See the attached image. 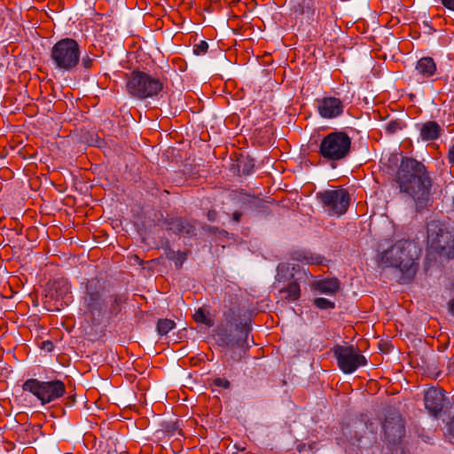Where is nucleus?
<instances>
[{"instance_id": "nucleus-1", "label": "nucleus", "mask_w": 454, "mask_h": 454, "mask_svg": "<svg viewBox=\"0 0 454 454\" xmlns=\"http://www.w3.org/2000/svg\"><path fill=\"white\" fill-rule=\"evenodd\" d=\"M401 192L409 194L418 211L424 209L431 198L432 180L423 163L410 157L402 159L396 174Z\"/></svg>"}, {"instance_id": "nucleus-2", "label": "nucleus", "mask_w": 454, "mask_h": 454, "mask_svg": "<svg viewBox=\"0 0 454 454\" xmlns=\"http://www.w3.org/2000/svg\"><path fill=\"white\" fill-rule=\"evenodd\" d=\"M419 254V249L416 243L402 239L387 249L381 251V262L391 267L398 269L404 282L410 281L417 272L415 261Z\"/></svg>"}, {"instance_id": "nucleus-3", "label": "nucleus", "mask_w": 454, "mask_h": 454, "mask_svg": "<svg viewBox=\"0 0 454 454\" xmlns=\"http://www.w3.org/2000/svg\"><path fill=\"white\" fill-rule=\"evenodd\" d=\"M427 256L439 262L454 258V235L439 221L427 223Z\"/></svg>"}, {"instance_id": "nucleus-4", "label": "nucleus", "mask_w": 454, "mask_h": 454, "mask_svg": "<svg viewBox=\"0 0 454 454\" xmlns=\"http://www.w3.org/2000/svg\"><path fill=\"white\" fill-rule=\"evenodd\" d=\"M82 297V309L87 320L98 324L107 311V290L105 282L98 278L90 279Z\"/></svg>"}, {"instance_id": "nucleus-5", "label": "nucleus", "mask_w": 454, "mask_h": 454, "mask_svg": "<svg viewBox=\"0 0 454 454\" xmlns=\"http://www.w3.org/2000/svg\"><path fill=\"white\" fill-rule=\"evenodd\" d=\"M352 139L347 132L334 130L325 136L318 146V154L326 162L335 163L349 157Z\"/></svg>"}, {"instance_id": "nucleus-6", "label": "nucleus", "mask_w": 454, "mask_h": 454, "mask_svg": "<svg viewBox=\"0 0 454 454\" xmlns=\"http://www.w3.org/2000/svg\"><path fill=\"white\" fill-rule=\"evenodd\" d=\"M81 47L76 40L66 37L58 41L50 51V61L54 69L71 72L81 59Z\"/></svg>"}, {"instance_id": "nucleus-7", "label": "nucleus", "mask_w": 454, "mask_h": 454, "mask_svg": "<svg viewBox=\"0 0 454 454\" xmlns=\"http://www.w3.org/2000/svg\"><path fill=\"white\" fill-rule=\"evenodd\" d=\"M22 389L32 394L42 405L58 400L66 393L64 382L57 379L49 381L28 379L23 383Z\"/></svg>"}, {"instance_id": "nucleus-8", "label": "nucleus", "mask_w": 454, "mask_h": 454, "mask_svg": "<svg viewBox=\"0 0 454 454\" xmlns=\"http://www.w3.org/2000/svg\"><path fill=\"white\" fill-rule=\"evenodd\" d=\"M126 88L130 96L145 99L157 96L162 90L163 84L145 72L134 71L127 80Z\"/></svg>"}, {"instance_id": "nucleus-9", "label": "nucleus", "mask_w": 454, "mask_h": 454, "mask_svg": "<svg viewBox=\"0 0 454 454\" xmlns=\"http://www.w3.org/2000/svg\"><path fill=\"white\" fill-rule=\"evenodd\" d=\"M325 210L330 215L345 214L350 203V197L345 189L326 190L317 194Z\"/></svg>"}, {"instance_id": "nucleus-10", "label": "nucleus", "mask_w": 454, "mask_h": 454, "mask_svg": "<svg viewBox=\"0 0 454 454\" xmlns=\"http://www.w3.org/2000/svg\"><path fill=\"white\" fill-rule=\"evenodd\" d=\"M333 355L337 360L339 368L347 374L354 372L358 367L366 364L364 356L353 345H336L333 348Z\"/></svg>"}, {"instance_id": "nucleus-11", "label": "nucleus", "mask_w": 454, "mask_h": 454, "mask_svg": "<svg viewBox=\"0 0 454 454\" xmlns=\"http://www.w3.org/2000/svg\"><path fill=\"white\" fill-rule=\"evenodd\" d=\"M315 103L317 113L323 119H335L341 116L344 113V103L339 98L325 96L317 98Z\"/></svg>"}, {"instance_id": "nucleus-12", "label": "nucleus", "mask_w": 454, "mask_h": 454, "mask_svg": "<svg viewBox=\"0 0 454 454\" xmlns=\"http://www.w3.org/2000/svg\"><path fill=\"white\" fill-rule=\"evenodd\" d=\"M447 397L445 391L440 387H429L424 391V404L427 411L438 417L445 406Z\"/></svg>"}, {"instance_id": "nucleus-13", "label": "nucleus", "mask_w": 454, "mask_h": 454, "mask_svg": "<svg viewBox=\"0 0 454 454\" xmlns=\"http://www.w3.org/2000/svg\"><path fill=\"white\" fill-rule=\"evenodd\" d=\"M416 75L428 79L436 73V64L431 57L420 58L415 67Z\"/></svg>"}, {"instance_id": "nucleus-14", "label": "nucleus", "mask_w": 454, "mask_h": 454, "mask_svg": "<svg viewBox=\"0 0 454 454\" xmlns=\"http://www.w3.org/2000/svg\"><path fill=\"white\" fill-rule=\"evenodd\" d=\"M419 131L423 141H434L440 137L442 129L436 121H428L421 125Z\"/></svg>"}, {"instance_id": "nucleus-15", "label": "nucleus", "mask_w": 454, "mask_h": 454, "mask_svg": "<svg viewBox=\"0 0 454 454\" xmlns=\"http://www.w3.org/2000/svg\"><path fill=\"white\" fill-rule=\"evenodd\" d=\"M340 283L336 278H326L315 281L313 287L321 294H335L340 290Z\"/></svg>"}, {"instance_id": "nucleus-16", "label": "nucleus", "mask_w": 454, "mask_h": 454, "mask_svg": "<svg viewBox=\"0 0 454 454\" xmlns=\"http://www.w3.org/2000/svg\"><path fill=\"white\" fill-rule=\"evenodd\" d=\"M168 229L178 235H193L195 231L194 225L183 218H175L169 221Z\"/></svg>"}, {"instance_id": "nucleus-17", "label": "nucleus", "mask_w": 454, "mask_h": 454, "mask_svg": "<svg viewBox=\"0 0 454 454\" xmlns=\"http://www.w3.org/2000/svg\"><path fill=\"white\" fill-rule=\"evenodd\" d=\"M294 12L296 16L301 17L307 20H313L315 15V2L313 0H301L294 7Z\"/></svg>"}, {"instance_id": "nucleus-18", "label": "nucleus", "mask_w": 454, "mask_h": 454, "mask_svg": "<svg viewBox=\"0 0 454 454\" xmlns=\"http://www.w3.org/2000/svg\"><path fill=\"white\" fill-rule=\"evenodd\" d=\"M244 337L239 338L237 340H234L231 338L228 335L221 334L219 333L220 340L226 345V347L234 348H246L249 347V344L247 343V338H248V331L249 329L247 327V325H244Z\"/></svg>"}, {"instance_id": "nucleus-19", "label": "nucleus", "mask_w": 454, "mask_h": 454, "mask_svg": "<svg viewBox=\"0 0 454 454\" xmlns=\"http://www.w3.org/2000/svg\"><path fill=\"white\" fill-rule=\"evenodd\" d=\"M127 296L125 294L109 295L107 294V311L106 314L116 316L121 309V305L126 302Z\"/></svg>"}, {"instance_id": "nucleus-20", "label": "nucleus", "mask_w": 454, "mask_h": 454, "mask_svg": "<svg viewBox=\"0 0 454 454\" xmlns=\"http://www.w3.org/2000/svg\"><path fill=\"white\" fill-rule=\"evenodd\" d=\"M293 259L307 264H320L323 262L320 255L313 254L309 251H297L294 253Z\"/></svg>"}, {"instance_id": "nucleus-21", "label": "nucleus", "mask_w": 454, "mask_h": 454, "mask_svg": "<svg viewBox=\"0 0 454 454\" xmlns=\"http://www.w3.org/2000/svg\"><path fill=\"white\" fill-rule=\"evenodd\" d=\"M296 267H299V265L294 264L291 268L288 263L283 262L278 264L277 268L276 279L278 282H285L287 279L294 278V270H295Z\"/></svg>"}, {"instance_id": "nucleus-22", "label": "nucleus", "mask_w": 454, "mask_h": 454, "mask_svg": "<svg viewBox=\"0 0 454 454\" xmlns=\"http://www.w3.org/2000/svg\"><path fill=\"white\" fill-rule=\"evenodd\" d=\"M280 293L285 294V298L289 301H296L300 298L301 289L297 282L294 281L288 284V286L280 290Z\"/></svg>"}, {"instance_id": "nucleus-23", "label": "nucleus", "mask_w": 454, "mask_h": 454, "mask_svg": "<svg viewBox=\"0 0 454 454\" xmlns=\"http://www.w3.org/2000/svg\"><path fill=\"white\" fill-rule=\"evenodd\" d=\"M193 318L196 322L203 324L208 327H211L214 325V322L210 317V312L206 308H203V307L199 308L195 311V313L193 315Z\"/></svg>"}, {"instance_id": "nucleus-24", "label": "nucleus", "mask_w": 454, "mask_h": 454, "mask_svg": "<svg viewBox=\"0 0 454 454\" xmlns=\"http://www.w3.org/2000/svg\"><path fill=\"white\" fill-rule=\"evenodd\" d=\"M393 419H396L395 426L391 428L390 427L391 421L387 419L383 424V429L385 430L386 434H388L392 430H395V434L401 436L403 432V424L402 423V419L399 416H396Z\"/></svg>"}, {"instance_id": "nucleus-25", "label": "nucleus", "mask_w": 454, "mask_h": 454, "mask_svg": "<svg viewBox=\"0 0 454 454\" xmlns=\"http://www.w3.org/2000/svg\"><path fill=\"white\" fill-rule=\"evenodd\" d=\"M176 326V323L170 319H160L157 324V331L160 335H166Z\"/></svg>"}, {"instance_id": "nucleus-26", "label": "nucleus", "mask_w": 454, "mask_h": 454, "mask_svg": "<svg viewBox=\"0 0 454 454\" xmlns=\"http://www.w3.org/2000/svg\"><path fill=\"white\" fill-rule=\"evenodd\" d=\"M313 304L319 309H329L335 308V303L333 301L322 297L314 299Z\"/></svg>"}, {"instance_id": "nucleus-27", "label": "nucleus", "mask_w": 454, "mask_h": 454, "mask_svg": "<svg viewBox=\"0 0 454 454\" xmlns=\"http://www.w3.org/2000/svg\"><path fill=\"white\" fill-rule=\"evenodd\" d=\"M208 50V43L206 41H200L198 44L194 45L193 52L197 56L204 55Z\"/></svg>"}, {"instance_id": "nucleus-28", "label": "nucleus", "mask_w": 454, "mask_h": 454, "mask_svg": "<svg viewBox=\"0 0 454 454\" xmlns=\"http://www.w3.org/2000/svg\"><path fill=\"white\" fill-rule=\"evenodd\" d=\"M213 385L215 387H222L224 389H228L231 387V383L227 379L220 378V377L215 378L213 380Z\"/></svg>"}, {"instance_id": "nucleus-29", "label": "nucleus", "mask_w": 454, "mask_h": 454, "mask_svg": "<svg viewBox=\"0 0 454 454\" xmlns=\"http://www.w3.org/2000/svg\"><path fill=\"white\" fill-rule=\"evenodd\" d=\"M82 66L84 69L88 70L90 69L93 67V64L95 62V57H90V55L86 54L82 58Z\"/></svg>"}, {"instance_id": "nucleus-30", "label": "nucleus", "mask_w": 454, "mask_h": 454, "mask_svg": "<svg viewBox=\"0 0 454 454\" xmlns=\"http://www.w3.org/2000/svg\"><path fill=\"white\" fill-rule=\"evenodd\" d=\"M171 259L174 260L175 262V264L176 266L178 268V267H181L183 265V263L184 262V261L186 260V254L185 253H183V252H180L178 251L174 257H171Z\"/></svg>"}, {"instance_id": "nucleus-31", "label": "nucleus", "mask_w": 454, "mask_h": 454, "mask_svg": "<svg viewBox=\"0 0 454 454\" xmlns=\"http://www.w3.org/2000/svg\"><path fill=\"white\" fill-rule=\"evenodd\" d=\"M441 4L445 8L454 12V0H441Z\"/></svg>"}, {"instance_id": "nucleus-32", "label": "nucleus", "mask_w": 454, "mask_h": 454, "mask_svg": "<svg viewBox=\"0 0 454 454\" xmlns=\"http://www.w3.org/2000/svg\"><path fill=\"white\" fill-rule=\"evenodd\" d=\"M448 156L450 162L454 164V145L449 149Z\"/></svg>"}, {"instance_id": "nucleus-33", "label": "nucleus", "mask_w": 454, "mask_h": 454, "mask_svg": "<svg viewBox=\"0 0 454 454\" xmlns=\"http://www.w3.org/2000/svg\"><path fill=\"white\" fill-rule=\"evenodd\" d=\"M449 433L454 437V415L450 422L448 425Z\"/></svg>"}, {"instance_id": "nucleus-34", "label": "nucleus", "mask_w": 454, "mask_h": 454, "mask_svg": "<svg viewBox=\"0 0 454 454\" xmlns=\"http://www.w3.org/2000/svg\"><path fill=\"white\" fill-rule=\"evenodd\" d=\"M449 373L454 374V361L449 360L447 364Z\"/></svg>"}, {"instance_id": "nucleus-35", "label": "nucleus", "mask_w": 454, "mask_h": 454, "mask_svg": "<svg viewBox=\"0 0 454 454\" xmlns=\"http://www.w3.org/2000/svg\"><path fill=\"white\" fill-rule=\"evenodd\" d=\"M448 307L450 313L454 317V298L449 301Z\"/></svg>"}, {"instance_id": "nucleus-36", "label": "nucleus", "mask_w": 454, "mask_h": 454, "mask_svg": "<svg viewBox=\"0 0 454 454\" xmlns=\"http://www.w3.org/2000/svg\"><path fill=\"white\" fill-rule=\"evenodd\" d=\"M241 216H242V214H241L240 212H234V213H233V216H232V218H233V220H234L235 222H239V221H240Z\"/></svg>"}, {"instance_id": "nucleus-37", "label": "nucleus", "mask_w": 454, "mask_h": 454, "mask_svg": "<svg viewBox=\"0 0 454 454\" xmlns=\"http://www.w3.org/2000/svg\"><path fill=\"white\" fill-rule=\"evenodd\" d=\"M44 348H47L48 350H51L52 348V343L51 341H45L43 342Z\"/></svg>"}, {"instance_id": "nucleus-38", "label": "nucleus", "mask_w": 454, "mask_h": 454, "mask_svg": "<svg viewBox=\"0 0 454 454\" xmlns=\"http://www.w3.org/2000/svg\"><path fill=\"white\" fill-rule=\"evenodd\" d=\"M215 212H213V213L209 212V213H208V219H209V220H211V221H213V220L215 219V218H214V217H215Z\"/></svg>"}, {"instance_id": "nucleus-39", "label": "nucleus", "mask_w": 454, "mask_h": 454, "mask_svg": "<svg viewBox=\"0 0 454 454\" xmlns=\"http://www.w3.org/2000/svg\"><path fill=\"white\" fill-rule=\"evenodd\" d=\"M383 247H384V244L382 242H380L379 248L380 249V248H383Z\"/></svg>"}, {"instance_id": "nucleus-40", "label": "nucleus", "mask_w": 454, "mask_h": 454, "mask_svg": "<svg viewBox=\"0 0 454 454\" xmlns=\"http://www.w3.org/2000/svg\"><path fill=\"white\" fill-rule=\"evenodd\" d=\"M242 171H243V173L249 174L248 170L246 171L245 169H243Z\"/></svg>"}]
</instances>
